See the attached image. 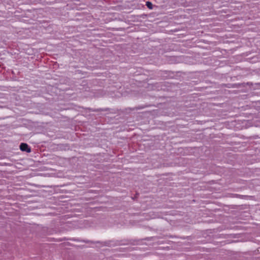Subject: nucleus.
<instances>
[{
    "instance_id": "nucleus-1",
    "label": "nucleus",
    "mask_w": 260,
    "mask_h": 260,
    "mask_svg": "<svg viewBox=\"0 0 260 260\" xmlns=\"http://www.w3.org/2000/svg\"><path fill=\"white\" fill-rule=\"evenodd\" d=\"M20 149L22 151H26L28 153L31 152L30 148L26 143H21L20 145Z\"/></svg>"
},
{
    "instance_id": "nucleus-3",
    "label": "nucleus",
    "mask_w": 260,
    "mask_h": 260,
    "mask_svg": "<svg viewBox=\"0 0 260 260\" xmlns=\"http://www.w3.org/2000/svg\"><path fill=\"white\" fill-rule=\"evenodd\" d=\"M145 107L144 106H140V107H135L134 108H129V110H139V109H143V108H144Z\"/></svg>"
},
{
    "instance_id": "nucleus-2",
    "label": "nucleus",
    "mask_w": 260,
    "mask_h": 260,
    "mask_svg": "<svg viewBox=\"0 0 260 260\" xmlns=\"http://www.w3.org/2000/svg\"><path fill=\"white\" fill-rule=\"evenodd\" d=\"M146 5L147 6V7L150 9H152L153 7H152V4L151 2H146Z\"/></svg>"
}]
</instances>
